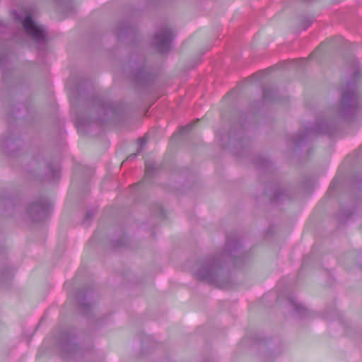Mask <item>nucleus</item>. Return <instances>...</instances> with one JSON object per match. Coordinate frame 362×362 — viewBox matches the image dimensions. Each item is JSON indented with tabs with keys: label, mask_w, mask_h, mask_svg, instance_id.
Returning a JSON list of instances; mask_svg holds the SVG:
<instances>
[{
	"label": "nucleus",
	"mask_w": 362,
	"mask_h": 362,
	"mask_svg": "<svg viewBox=\"0 0 362 362\" xmlns=\"http://www.w3.org/2000/svg\"><path fill=\"white\" fill-rule=\"evenodd\" d=\"M93 216V213L92 212H87L86 214V218H92Z\"/></svg>",
	"instance_id": "f3484780"
},
{
	"label": "nucleus",
	"mask_w": 362,
	"mask_h": 362,
	"mask_svg": "<svg viewBox=\"0 0 362 362\" xmlns=\"http://www.w3.org/2000/svg\"><path fill=\"white\" fill-rule=\"evenodd\" d=\"M80 305H81V308H83V309H85L88 307V305L83 303H80Z\"/></svg>",
	"instance_id": "a211bd4d"
},
{
	"label": "nucleus",
	"mask_w": 362,
	"mask_h": 362,
	"mask_svg": "<svg viewBox=\"0 0 362 362\" xmlns=\"http://www.w3.org/2000/svg\"><path fill=\"white\" fill-rule=\"evenodd\" d=\"M354 83H349L343 90L341 103L337 111L340 117L348 118L356 112L357 94Z\"/></svg>",
	"instance_id": "f03ea898"
},
{
	"label": "nucleus",
	"mask_w": 362,
	"mask_h": 362,
	"mask_svg": "<svg viewBox=\"0 0 362 362\" xmlns=\"http://www.w3.org/2000/svg\"><path fill=\"white\" fill-rule=\"evenodd\" d=\"M53 176L55 177H59V172L57 170H52Z\"/></svg>",
	"instance_id": "dca6fc26"
},
{
	"label": "nucleus",
	"mask_w": 362,
	"mask_h": 362,
	"mask_svg": "<svg viewBox=\"0 0 362 362\" xmlns=\"http://www.w3.org/2000/svg\"><path fill=\"white\" fill-rule=\"evenodd\" d=\"M118 37H119V38H121V37H122V33H119L118 34Z\"/></svg>",
	"instance_id": "aec40b11"
},
{
	"label": "nucleus",
	"mask_w": 362,
	"mask_h": 362,
	"mask_svg": "<svg viewBox=\"0 0 362 362\" xmlns=\"http://www.w3.org/2000/svg\"><path fill=\"white\" fill-rule=\"evenodd\" d=\"M153 165L148 163H146V169H145V175L146 177H151V174L153 173Z\"/></svg>",
	"instance_id": "9b49d317"
},
{
	"label": "nucleus",
	"mask_w": 362,
	"mask_h": 362,
	"mask_svg": "<svg viewBox=\"0 0 362 362\" xmlns=\"http://www.w3.org/2000/svg\"><path fill=\"white\" fill-rule=\"evenodd\" d=\"M137 156V153H133V154H131L130 156H128V158H127V161H129V160H133Z\"/></svg>",
	"instance_id": "2eb2a0df"
},
{
	"label": "nucleus",
	"mask_w": 362,
	"mask_h": 362,
	"mask_svg": "<svg viewBox=\"0 0 362 362\" xmlns=\"http://www.w3.org/2000/svg\"><path fill=\"white\" fill-rule=\"evenodd\" d=\"M279 199V195H278V194H275V195H274V199H275V200H277V199Z\"/></svg>",
	"instance_id": "6ab92c4d"
},
{
	"label": "nucleus",
	"mask_w": 362,
	"mask_h": 362,
	"mask_svg": "<svg viewBox=\"0 0 362 362\" xmlns=\"http://www.w3.org/2000/svg\"><path fill=\"white\" fill-rule=\"evenodd\" d=\"M28 36L39 45H45L47 42V32L45 28L37 24L31 18L30 15H26L25 18L17 16Z\"/></svg>",
	"instance_id": "7ed1b4c3"
},
{
	"label": "nucleus",
	"mask_w": 362,
	"mask_h": 362,
	"mask_svg": "<svg viewBox=\"0 0 362 362\" xmlns=\"http://www.w3.org/2000/svg\"><path fill=\"white\" fill-rule=\"evenodd\" d=\"M291 303L293 306L294 309L296 312L302 313L305 310V308L300 304L298 303L293 299H291Z\"/></svg>",
	"instance_id": "9d476101"
},
{
	"label": "nucleus",
	"mask_w": 362,
	"mask_h": 362,
	"mask_svg": "<svg viewBox=\"0 0 362 362\" xmlns=\"http://www.w3.org/2000/svg\"><path fill=\"white\" fill-rule=\"evenodd\" d=\"M334 124L332 122H328L327 121H317L313 127H308L305 129V133L303 136L295 139L294 143L299 145L302 143L303 139L309 136L317 134H331L334 129Z\"/></svg>",
	"instance_id": "423d86ee"
},
{
	"label": "nucleus",
	"mask_w": 362,
	"mask_h": 362,
	"mask_svg": "<svg viewBox=\"0 0 362 362\" xmlns=\"http://www.w3.org/2000/svg\"><path fill=\"white\" fill-rule=\"evenodd\" d=\"M173 37L174 35L169 28H162L155 34L152 40L153 45L160 53L167 52L170 48Z\"/></svg>",
	"instance_id": "39448f33"
},
{
	"label": "nucleus",
	"mask_w": 362,
	"mask_h": 362,
	"mask_svg": "<svg viewBox=\"0 0 362 362\" xmlns=\"http://www.w3.org/2000/svg\"><path fill=\"white\" fill-rule=\"evenodd\" d=\"M111 110H112V112H115V110H113V109H112V108L111 109ZM109 111H110V110Z\"/></svg>",
	"instance_id": "412c9836"
},
{
	"label": "nucleus",
	"mask_w": 362,
	"mask_h": 362,
	"mask_svg": "<svg viewBox=\"0 0 362 362\" xmlns=\"http://www.w3.org/2000/svg\"><path fill=\"white\" fill-rule=\"evenodd\" d=\"M259 165H261L262 168H267L269 165V163L267 160L262 159V163H259Z\"/></svg>",
	"instance_id": "ddd939ff"
},
{
	"label": "nucleus",
	"mask_w": 362,
	"mask_h": 362,
	"mask_svg": "<svg viewBox=\"0 0 362 362\" xmlns=\"http://www.w3.org/2000/svg\"><path fill=\"white\" fill-rule=\"evenodd\" d=\"M112 109V103H102L100 102V111L103 113H106L109 112L110 110Z\"/></svg>",
	"instance_id": "1a4fd4ad"
},
{
	"label": "nucleus",
	"mask_w": 362,
	"mask_h": 362,
	"mask_svg": "<svg viewBox=\"0 0 362 362\" xmlns=\"http://www.w3.org/2000/svg\"><path fill=\"white\" fill-rule=\"evenodd\" d=\"M240 247L238 241H232L228 238L226 249L218 257H208L199 261L197 269L194 271L196 278L211 284H215L221 288H225L228 284V276L221 265L222 261L236 262V257L233 252H237Z\"/></svg>",
	"instance_id": "f257e3e1"
},
{
	"label": "nucleus",
	"mask_w": 362,
	"mask_h": 362,
	"mask_svg": "<svg viewBox=\"0 0 362 362\" xmlns=\"http://www.w3.org/2000/svg\"><path fill=\"white\" fill-rule=\"evenodd\" d=\"M139 141L141 142V148L139 150L138 153L141 151L143 146L146 143V140L144 138L140 139Z\"/></svg>",
	"instance_id": "4468645a"
},
{
	"label": "nucleus",
	"mask_w": 362,
	"mask_h": 362,
	"mask_svg": "<svg viewBox=\"0 0 362 362\" xmlns=\"http://www.w3.org/2000/svg\"><path fill=\"white\" fill-rule=\"evenodd\" d=\"M134 80L136 82L140 81H145L146 79V73L144 68H141L136 71L134 74Z\"/></svg>",
	"instance_id": "0eeeda50"
},
{
	"label": "nucleus",
	"mask_w": 362,
	"mask_h": 362,
	"mask_svg": "<svg viewBox=\"0 0 362 362\" xmlns=\"http://www.w3.org/2000/svg\"><path fill=\"white\" fill-rule=\"evenodd\" d=\"M276 94V90L272 88H265L263 90V98L265 100L274 99L273 95Z\"/></svg>",
	"instance_id": "6e6552de"
},
{
	"label": "nucleus",
	"mask_w": 362,
	"mask_h": 362,
	"mask_svg": "<svg viewBox=\"0 0 362 362\" xmlns=\"http://www.w3.org/2000/svg\"><path fill=\"white\" fill-rule=\"evenodd\" d=\"M192 127H193L192 124H191V123L188 124L185 127H182L181 131L182 133L188 132L189 130L192 129Z\"/></svg>",
	"instance_id": "f8f14e48"
},
{
	"label": "nucleus",
	"mask_w": 362,
	"mask_h": 362,
	"mask_svg": "<svg viewBox=\"0 0 362 362\" xmlns=\"http://www.w3.org/2000/svg\"><path fill=\"white\" fill-rule=\"evenodd\" d=\"M52 204L46 199H42L39 202L32 203L28 209V214L32 221L35 222L45 219L52 210Z\"/></svg>",
	"instance_id": "20e7f679"
}]
</instances>
